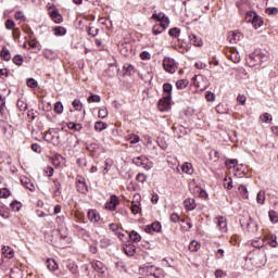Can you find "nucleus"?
<instances>
[{
  "label": "nucleus",
  "mask_w": 278,
  "mask_h": 278,
  "mask_svg": "<svg viewBox=\"0 0 278 278\" xmlns=\"http://www.w3.org/2000/svg\"><path fill=\"white\" fill-rule=\"evenodd\" d=\"M23 62H25V59L21 54H16L13 58V64H15L16 66H23Z\"/></svg>",
  "instance_id": "37"
},
{
  "label": "nucleus",
  "mask_w": 278,
  "mask_h": 278,
  "mask_svg": "<svg viewBox=\"0 0 278 278\" xmlns=\"http://www.w3.org/2000/svg\"><path fill=\"white\" fill-rule=\"evenodd\" d=\"M228 40H229L230 45H236L240 41V35L231 31L228 34Z\"/></svg>",
  "instance_id": "20"
},
{
  "label": "nucleus",
  "mask_w": 278,
  "mask_h": 278,
  "mask_svg": "<svg viewBox=\"0 0 278 278\" xmlns=\"http://www.w3.org/2000/svg\"><path fill=\"white\" fill-rule=\"evenodd\" d=\"M151 58V53L149 51H142L140 53V59L141 60H149Z\"/></svg>",
  "instance_id": "64"
},
{
  "label": "nucleus",
  "mask_w": 278,
  "mask_h": 278,
  "mask_svg": "<svg viewBox=\"0 0 278 278\" xmlns=\"http://www.w3.org/2000/svg\"><path fill=\"white\" fill-rule=\"evenodd\" d=\"M205 99L208 102L215 101L216 94H214V92H212V91H207L205 94Z\"/></svg>",
  "instance_id": "60"
},
{
  "label": "nucleus",
  "mask_w": 278,
  "mask_h": 278,
  "mask_svg": "<svg viewBox=\"0 0 278 278\" xmlns=\"http://www.w3.org/2000/svg\"><path fill=\"white\" fill-rule=\"evenodd\" d=\"M52 165L55 168H60V166H62V164H64V162H66V159L64 156H62L61 154H55L54 156H52Z\"/></svg>",
  "instance_id": "8"
},
{
  "label": "nucleus",
  "mask_w": 278,
  "mask_h": 278,
  "mask_svg": "<svg viewBox=\"0 0 278 278\" xmlns=\"http://www.w3.org/2000/svg\"><path fill=\"white\" fill-rule=\"evenodd\" d=\"M267 244H269V247H271L273 249H277V235H271L267 241Z\"/></svg>",
  "instance_id": "36"
},
{
  "label": "nucleus",
  "mask_w": 278,
  "mask_h": 278,
  "mask_svg": "<svg viewBox=\"0 0 278 278\" xmlns=\"http://www.w3.org/2000/svg\"><path fill=\"white\" fill-rule=\"evenodd\" d=\"M242 199H249V190L247 189V186L240 185L238 188Z\"/></svg>",
  "instance_id": "33"
},
{
  "label": "nucleus",
  "mask_w": 278,
  "mask_h": 278,
  "mask_svg": "<svg viewBox=\"0 0 278 278\" xmlns=\"http://www.w3.org/2000/svg\"><path fill=\"white\" fill-rule=\"evenodd\" d=\"M47 268L49 270H58V263L53 258H48L47 261Z\"/></svg>",
  "instance_id": "31"
},
{
  "label": "nucleus",
  "mask_w": 278,
  "mask_h": 278,
  "mask_svg": "<svg viewBox=\"0 0 278 278\" xmlns=\"http://www.w3.org/2000/svg\"><path fill=\"white\" fill-rule=\"evenodd\" d=\"M262 123H270L273 121V115L270 113H264L261 115Z\"/></svg>",
  "instance_id": "48"
},
{
  "label": "nucleus",
  "mask_w": 278,
  "mask_h": 278,
  "mask_svg": "<svg viewBox=\"0 0 278 278\" xmlns=\"http://www.w3.org/2000/svg\"><path fill=\"white\" fill-rule=\"evenodd\" d=\"M54 112L56 114H62V112H64V105L62 104V102L54 103Z\"/></svg>",
  "instance_id": "49"
},
{
  "label": "nucleus",
  "mask_w": 278,
  "mask_h": 278,
  "mask_svg": "<svg viewBox=\"0 0 278 278\" xmlns=\"http://www.w3.org/2000/svg\"><path fill=\"white\" fill-rule=\"evenodd\" d=\"M142 273H144V275L147 277H153V278H164L165 274H164V269H162L161 267H157L155 265H144L141 268Z\"/></svg>",
  "instance_id": "1"
},
{
  "label": "nucleus",
  "mask_w": 278,
  "mask_h": 278,
  "mask_svg": "<svg viewBox=\"0 0 278 278\" xmlns=\"http://www.w3.org/2000/svg\"><path fill=\"white\" fill-rule=\"evenodd\" d=\"M189 40L194 47H203V40L197 35H190Z\"/></svg>",
  "instance_id": "14"
},
{
  "label": "nucleus",
  "mask_w": 278,
  "mask_h": 278,
  "mask_svg": "<svg viewBox=\"0 0 278 278\" xmlns=\"http://www.w3.org/2000/svg\"><path fill=\"white\" fill-rule=\"evenodd\" d=\"M2 253L4 257H8L9 260H12V257H14V250H12V248L10 247H3Z\"/></svg>",
  "instance_id": "23"
},
{
  "label": "nucleus",
  "mask_w": 278,
  "mask_h": 278,
  "mask_svg": "<svg viewBox=\"0 0 278 278\" xmlns=\"http://www.w3.org/2000/svg\"><path fill=\"white\" fill-rule=\"evenodd\" d=\"M74 110H76L77 112H81L84 104H81L80 100L75 99L72 103Z\"/></svg>",
  "instance_id": "44"
},
{
  "label": "nucleus",
  "mask_w": 278,
  "mask_h": 278,
  "mask_svg": "<svg viewBox=\"0 0 278 278\" xmlns=\"http://www.w3.org/2000/svg\"><path fill=\"white\" fill-rule=\"evenodd\" d=\"M50 16H51L52 21L54 23H56L58 25H60V23H62V21H64V18L62 17V14H60V11H58V10L52 11Z\"/></svg>",
  "instance_id": "13"
},
{
  "label": "nucleus",
  "mask_w": 278,
  "mask_h": 278,
  "mask_svg": "<svg viewBox=\"0 0 278 278\" xmlns=\"http://www.w3.org/2000/svg\"><path fill=\"white\" fill-rule=\"evenodd\" d=\"M129 238H130L131 242H140V240H142V237L136 230H131L129 232Z\"/></svg>",
  "instance_id": "24"
},
{
  "label": "nucleus",
  "mask_w": 278,
  "mask_h": 278,
  "mask_svg": "<svg viewBox=\"0 0 278 278\" xmlns=\"http://www.w3.org/2000/svg\"><path fill=\"white\" fill-rule=\"evenodd\" d=\"M87 216L90 223H99V220H101V216L99 215V213H97L96 210L88 211Z\"/></svg>",
  "instance_id": "10"
},
{
  "label": "nucleus",
  "mask_w": 278,
  "mask_h": 278,
  "mask_svg": "<svg viewBox=\"0 0 278 278\" xmlns=\"http://www.w3.org/2000/svg\"><path fill=\"white\" fill-rule=\"evenodd\" d=\"M0 58H2L4 62H10V60H12V54L10 53V49H8L7 47H3L0 53Z\"/></svg>",
  "instance_id": "15"
},
{
  "label": "nucleus",
  "mask_w": 278,
  "mask_h": 278,
  "mask_svg": "<svg viewBox=\"0 0 278 278\" xmlns=\"http://www.w3.org/2000/svg\"><path fill=\"white\" fill-rule=\"evenodd\" d=\"M4 26L5 29H13V27L16 26V23H14L13 20H7Z\"/></svg>",
  "instance_id": "61"
},
{
  "label": "nucleus",
  "mask_w": 278,
  "mask_h": 278,
  "mask_svg": "<svg viewBox=\"0 0 278 278\" xmlns=\"http://www.w3.org/2000/svg\"><path fill=\"white\" fill-rule=\"evenodd\" d=\"M26 85L28 88H38V81L34 78H28Z\"/></svg>",
  "instance_id": "51"
},
{
  "label": "nucleus",
  "mask_w": 278,
  "mask_h": 278,
  "mask_svg": "<svg viewBox=\"0 0 278 278\" xmlns=\"http://www.w3.org/2000/svg\"><path fill=\"white\" fill-rule=\"evenodd\" d=\"M10 197V190L8 188H2L0 190V199H8Z\"/></svg>",
  "instance_id": "58"
},
{
  "label": "nucleus",
  "mask_w": 278,
  "mask_h": 278,
  "mask_svg": "<svg viewBox=\"0 0 278 278\" xmlns=\"http://www.w3.org/2000/svg\"><path fill=\"white\" fill-rule=\"evenodd\" d=\"M268 216H269V219H270V223H278V215H277V212L275 211H269L268 212Z\"/></svg>",
  "instance_id": "50"
},
{
  "label": "nucleus",
  "mask_w": 278,
  "mask_h": 278,
  "mask_svg": "<svg viewBox=\"0 0 278 278\" xmlns=\"http://www.w3.org/2000/svg\"><path fill=\"white\" fill-rule=\"evenodd\" d=\"M112 244V240L108 239V238H102L100 240V247L101 249H108V247H111Z\"/></svg>",
  "instance_id": "43"
},
{
  "label": "nucleus",
  "mask_w": 278,
  "mask_h": 278,
  "mask_svg": "<svg viewBox=\"0 0 278 278\" xmlns=\"http://www.w3.org/2000/svg\"><path fill=\"white\" fill-rule=\"evenodd\" d=\"M77 192L80 194H88V184H86V178H78L76 180Z\"/></svg>",
  "instance_id": "6"
},
{
  "label": "nucleus",
  "mask_w": 278,
  "mask_h": 278,
  "mask_svg": "<svg viewBox=\"0 0 278 278\" xmlns=\"http://www.w3.org/2000/svg\"><path fill=\"white\" fill-rule=\"evenodd\" d=\"M21 182L25 186V188H27V190H29L30 192H34V190H36V187L34 186V182H31L29 180V178L24 177L21 179Z\"/></svg>",
  "instance_id": "16"
},
{
  "label": "nucleus",
  "mask_w": 278,
  "mask_h": 278,
  "mask_svg": "<svg viewBox=\"0 0 278 278\" xmlns=\"http://www.w3.org/2000/svg\"><path fill=\"white\" fill-rule=\"evenodd\" d=\"M199 249H201V244L197 241H191L189 244V251H191V253H197V251H199Z\"/></svg>",
  "instance_id": "35"
},
{
  "label": "nucleus",
  "mask_w": 278,
  "mask_h": 278,
  "mask_svg": "<svg viewBox=\"0 0 278 278\" xmlns=\"http://www.w3.org/2000/svg\"><path fill=\"white\" fill-rule=\"evenodd\" d=\"M156 25L166 29L170 25V18H168L166 15H163V18L160 22H156Z\"/></svg>",
  "instance_id": "22"
},
{
  "label": "nucleus",
  "mask_w": 278,
  "mask_h": 278,
  "mask_svg": "<svg viewBox=\"0 0 278 278\" xmlns=\"http://www.w3.org/2000/svg\"><path fill=\"white\" fill-rule=\"evenodd\" d=\"M265 13L268 14V16H277L278 14V9L277 8H267L265 10Z\"/></svg>",
  "instance_id": "53"
},
{
  "label": "nucleus",
  "mask_w": 278,
  "mask_h": 278,
  "mask_svg": "<svg viewBox=\"0 0 278 278\" xmlns=\"http://www.w3.org/2000/svg\"><path fill=\"white\" fill-rule=\"evenodd\" d=\"M92 268L96 270V273H100L101 275L105 273V265L100 261H94L92 263Z\"/></svg>",
  "instance_id": "12"
},
{
  "label": "nucleus",
  "mask_w": 278,
  "mask_h": 278,
  "mask_svg": "<svg viewBox=\"0 0 278 278\" xmlns=\"http://www.w3.org/2000/svg\"><path fill=\"white\" fill-rule=\"evenodd\" d=\"M96 131H103L104 129H108V123L98 121L94 124Z\"/></svg>",
  "instance_id": "29"
},
{
  "label": "nucleus",
  "mask_w": 278,
  "mask_h": 278,
  "mask_svg": "<svg viewBox=\"0 0 278 278\" xmlns=\"http://www.w3.org/2000/svg\"><path fill=\"white\" fill-rule=\"evenodd\" d=\"M188 87V79H180L176 83V88L178 90H184V88Z\"/></svg>",
  "instance_id": "40"
},
{
  "label": "nucleus",
  "mask_w": 278,
  "mask_h": 278,
  "mask_svg": "<svg viewBox=\"0 0 278 278\" xmlns=\"http://www.w3.org/2000/svg\"><path fill=\"white\" fill-rule=\"evenodd\" d=\"M254 18H257V12L255 11H248L245 14V22L253 23Z\"/></svg>",
  "instance_id": "25"
},
{
  "label": "nucleus",
  "mask_w": 278,
  "mask_h": 278,
  "mask_svg": "<svg viewBox=\"0 0 278 278\" xmlns=\"http://www.w3.org/2000/svg\"><path fill=\"white\" fill-rule=\"evenodd\" d=\"M87 34L88 36H91L92 38H94V36H97L99 34V28H96V27H89L87 29Z\"/></svg>",
  "instance_id": "52"
},
{
  "label": "nucleus",
  "mask_w": 278,
  "mask_h": 278,
  "mask_svg": "<svg viewBox=\"0 0 278 278\" xmlns=\"http://www.w3.org/2000/svg\"><path fill=\"white\" fill-rule=\"evenodd\" d=\"M163 68L166 73H175L177 71V63L173 58H165L163 60Z\"/></svg>",
  "instance_id": "3"
},
{
  "label": "nucleus",
  "mask_w": 278,
  "mask_h": 278,
  "mask_svg": "<svg viewBox=\"0 0 278 278\" xmlns=\"http://www.w3.org/2000/svg\"><path fill=\"white\" fill-rule=\"evenodd\" d=\"M252 25H253L254 29H260V27H262L264 25V20H262V16L256 15V18H254V21H252Z\"/></svg>",
  "instance_id": "26"
},
{
  "label": "nucleus",
  "mask_w": 278,
  "mask_h": 278,
  "mask_svg": "<svg viewBox=\"0 0 278 278\" xmlns=\"http://www.w3.org/2000/svg\"><path fill=\"white\" fill-rule=\"evenodd\" d=\"M226 166H229V168H236L238 166V160L236 159H228L225 162Z\"/></svg>",
  "instance_id": "47"
},
{
  "label": "nucleus",
  "mask_w": 278,
  "mask_h": 278,
  "mask_svg": "<svg viewBox=\"0 0 278 278\" xmlns=\"http://www.w3.org/2000/svg\"><path fill=\"white\" fill-rule=\"evenodd\" d=\"M88 103H101V96L99 94L89 96Z\"/></svg>",
  "instance_id": "45"
},
{
  "label": "nucleus",
  "mask_w": 278,
  "mask_h": 278,
  "mask_svg": "<svg viewBox=\"0 0 278 278\" xmlns=\"http://www.w3.org/2000/svg\"><path fill=\"white\" fill-rule=\"evenodd\" d=\"M10 207L12 210V212H20L21 211V207H23V204L18 201H13L11 204H10Z\"/></svg>",
  "instance_id": "38"
},
{
  "label": "nucleus",
  "mask_w": 278,
  "mask_h": 278,
  "mask_svg": "<svg viewBox=\"0 0 278 278\" xmlns=\"http://www.w3.org/2000/svg\"><path fill=\"white\" fill-rule=\"evenodd\" d=\"M182 173H186L187 175H192L194 173V168L192 167L191 163H185L181 166Z\"/></svg>",
  "instance_id": "21"
},
{
  "label": "nucleus",
  "mask_w": 278,
  "mask_h": 278,
  "mask_svg": "<svg viewBox=\"0 0 278 278\" xmlns=\"http://www.w3.org/2000/svg\"><path fill=\"white\" fill-rule=\"evenodd\" d=\"M160 231H162V224L160 222L146 226V233H160Z\"/></svg>",
  "instance_id": "7"
},
{
  "label": "nucleus",
  "mask_w": 278,
  "mask_h": 278,
  "mask_svg": "<svg viewBox=\"0 0 278 278\" xmlns=\"http://www.w3.org/2000/svg\"><path fill=\"white\" fill-rule=\"evenodd\" d=\"M210 157H211V160H213V162H216L217 160L220 159V153L218 151L214 150L210 153Z\"/></svg>",
  "instance_id": "56"
},
{
  "label": "nucleus",
  "mask_w": 278,
  "mask_h": 278,
  "mask_svg": "<svg viewBox=\"0 0 278 278\" xmlns=\"http://www.w3.org/2000/svg\"><path fill=\"white\" fill-rule=\"evenodd\" d=\"M76 164H77L78 166H80V168H84V166H87V165H88V163L86 162V159H85V157L77 159V160H76Z\"/></svg>",
  "instance_id": "63"
},
{
  "label": "nucleus",
  "mask_w": 278,
  "mask_h": 278,
  "mask_svg": "<svg viewBox=\"0 0 278 278\" xmlns=\"http://www.w3.org/2000/svg\"><path fill=\"white\" fill-rule=\"evenodd\" d=\"M117 205H121V201L116 194L111 195L110 201L105 203V208L110 212L116 211Z\"/></svg>",
  "instance_id": "5"
},
{
  "label": "nucleus",
  "mask_w": 278,
  "mask_h": 278,
  "mask_svg": "<svg viewBox=\"0 0 278 278\" xmlns=\"http://www.w3.org/2000/svg\"><path fill=\"white\" fill-rule=\"evenodd\" d=\"M17 108H18V110H21V112H25V110H27V102H25V100H23V98L18 99Z\"/></svg>",
  "instance_id": "42"
},
{
  "label": "nucleus",
  "mask_w": 278,
  "mask_h": 278,
  "mask_svg": "<svg viewBox=\"0 0 278 278\" xmlns=\"http://www.w3.org/2000/svg\"><path fill=\"white\" fill-rule=\"evenodd\" d=\"M164 16H166V14H164L163 12L153 13L151 18H152V21H156V23H160L164 18Z\"/></svg>",
  "instance_id": "46"
},
{
  "label": "nucleus",
  "mask_w": 278,
  "mask_h": 278,
  "mask_svg": "<svg viewBox=\"0 0 278 278\" xmlns=\"http://www.w3.org/2000/svg\"><path fill=\"white\" fill-rule=\"evenodd\" d=\"M184 205L187 212H192V210H197V203H194V199L192 198L185 200Z\"/></svg>",
  "instance_id": "11"
},
{
  "label": "nucleus",
  "mask_w": 278,
  "mask_h": 278,
  "mask_svg": "<svg viewBox=\"0 0 278 278\" xmlns=\"http://www.w3.org/2000/svg\"><path fill=\"white\" fill-rule=\"evenodd\" d=\"M168 34L172 38H179V35L181 34V29L174 27L168 30Z\"/></svg>",
  "instance_id": "39"
},
{
  "label": "nucleus",
  "mask_w": 278,
  "mask_h": 278,
  "mask_svg": "<svg viewBox=\"0 0 278 278\" xmlns=\"http://www.w3.org/2000/svg\"><path fill=\"white\" fill-rule=\"evenodd\" d=\"M130 210L132 212V214H140L141 210L140 208V202H138V204H131Z\"/></svg>",
  "instance_id": "55"
},
{
  "label": "nucleus",
  "mask_w": 278,
  "mask_h": 278,
  "mask_svg": "<svg viewBox=\"0 0 278 278\" xmlns=\"http://www.w3.org/2000/svg\"><path fill=\"white\" fill-rule=\"evenodd\" d=\"M241 227H245L249 233H257V222L253 220L251 216L240 219Z\"/></svg>",
  "instance_id": "2"
},
{
  "label": "nucleus",
  "mask_w": 278,
  "mask_h": 278,
  "mask_svg": "<svg viewBox=\"0 0 278 278\" xmlns=\"http://www.w3.org/2000/svg\"><path fill=\"white\" fill-rule=\"evenodd\" d=\"M14 18H15V21H23V22L26 21V17H25V14L23 13V11L15 12Z\"/></svg>",
  "instance_id": "54"
},
{
  "label": "nucleus",
  "mask_w": 278,
  "mask_h": 278,
  "mask_svg": "<svg viewBox=\"0 0 278 278\" xmlns=\"http://www.w3.org/2000/svg\"><path fill=\"white\" fill-rule=\"evenodd\" d=\"M255 60L264 64V62H268V55L263 52H258L255 54Z\"/></svg>",
  "instance_id": "30"
},
{
  "label": "nucleus",
  "mask_w": 278,
  "mask_h": 278,
  "mask_svg": "<svg viewBox=\"0 0 278 278\" xmlns=\"http://www.w3.org/2000/svg\"><path fill=\"white\" fill-rule=\"evenodd\" d=\"M217 227L222 233H225L227 231V218L219 216L217 218Z\"/></svg>",
  "instance_id": "9"
},
{
  "label": "nucleus",
  "mask_w": 278,
  "mask_h": 278,
  "mask_svg": "<svg viewBox=\"0 0 278 278\" xmlns=\"http://www.w3.org/2000/svg\"><path fill=\"white\" fill-rule=\"evenodd\" d=\"M163 31H166V28H163L162 26H159L157 23H155L152 27V34L154 36H160V34H163Z\"/></svg>",
  "instance_id": "27"
},
{
  "label": "nucleus",
  "mask_w": 278,
  "mask_h": 278,
  "mask_svg": "<svg viewBox=\"0 0 278 278\" xmlns=\"http://www.w3.org/2000/svg\"><path fill=\"white\" fill-rule=\"evenodd\" d=\"M170 96H164L163 99L159 101L160 112H168L170 110Z\"/></svg>",
  "instance_id": "4"
},
{
  "label": "nucleus",
  "mask_w": 278,
  "mask_h": 278,
  "mask_svg": "<svg viewBox=\"0 0 278 278\" xmlns=\"http://www.w3.org/2000/svg\"><path fill=\"white\" fill-rule=\"evenodd\" d=\"M124 253L125 255H127L128 257H134V255H136V245H126L124 248Z\"/></svg>",
  "instance_id": "18"
},
{
  "label": "nucleus",
  "mask_w": 278,
  "mask_h": 278,
  "mask_svg": "<svg viewBox=\"0 0 278 278\" xmlns=\"http://www.w3.org/2000/svg\"><path fill=\"white\" fill-rule=\"evenodd\" d=\"M54 36H66V28L63 26H56L53 29Z\"/></svg>",
  "instance_id": "32"
},
{
  "label": "nucleus",
  "mask_w": 278,
  "mask_h": 278,
  "mask_svg": "<svg viewBox=\"0 0 278 278\" xmlns=\"http://www.w3.org/2000/svg\"><path fill=\"white\" fill-rule=\"evenodd\" d=\"M132 163H135L136 166H144V160H142V156L132 159Z\"/></svg>",
  "instance_id": "57"
},
{
  "label": "nucleus",
  "mask_w": 278,
  "mask_h": 278,
  "mask_svg": "<svg viewBox=\"0 0 278 278\" xmlns=\"http://www.w3.org/2000/svg\"><path fill=\"white\" fill-rule=\"evenodd\" d=\"M163 92L166 94V97H169V99H173V85L169 83H165L163 85Z\"/></svg>",
  "instance_id": "19"
},
{
  "label": "nucleus",
  "mask_w": 278,
  "mask_h": 278,
  "mask_svg": "<svg viewBox=\"0 0 278 278\" xmlns=\"http://www.w3.org/2000/svg\"><path fill=\"white\" fill-rule=\"evenodd\" d=\"M68 270L72 273V275H77V265L75 263H70L67 265Z\"/></svg>",
  "instance_id": "59"
},
{
  "label": "nucleus",
  "mask_w": 278,
  "mask_h": 278,
  "mask_svg": "<svg viewBox=\"0 0 278 278\" xmlns=\"http://www.w3.org/2000/svg\"><path fill=\"white\" fill-rule=\"evenodd\" d=\"M29 46L31 47L30 53H38L40 51V43L38 41H33Z\"/></svg>",
  "instance_id": "41"
},
{
  "label": "nucleus",
  "mask_w": 278,
  "mask_h": 278,
  "mask_svg": "<svg viewBox=\"0 0 278 278\" xmlns=\"http://www.w3.org/2000/svg\"><path fill=\"white\" fill-rule=\"evenodd\" d=\"M123 68L125 71V75H128L129 77L136 74V67L129 63L124 64Z\"/></svg>",
  "instance_id": "17"
},
{
  "label": "nucleus",
  "mask_w": 278,
  "mask_h": 278,
  "mask_svg": "<svg viewBox=\"0 0 278 278\" xmlns=\"http://www.w3.org/2000/svg\"><path fill=\"white\" fill-rule=\"evenodd\" d=\"M99 118H108V109H100L98 112Z\"/></svg>",
  "instance_id": "62"
},
{
  "label": "nucleus",
  "mask_w": 278,
  "mask_h": 278,
  "mask_svg": "<svg viewBox=\"0 0 278 278\" xmlns=\"http://www.w3.org/2000/svg\"><path fill=\"white\" fill-rule=\"evenodd\" d=\"M266 201V192L265 191H258L256 195V203L260 205H264V202Z\"/></svg>",
  "instance_id": "28"
},
{
  "label": "nucleus",
  "mask_w": 278,
  "mask_h": 278,
  "mask_svg": "<svg viewBox=\"0 0 278 278\" xmlns=\"http://www.w3.org/2000/svg\"><path fill=\"white\" fill-rule=\"evenodd\" d=\"M67 127H68V129H73L74 131H81V129H83L81 124H79V123H73V122H70V123L67 124Z\"/></svg>",
  "instance_id": "34"
}]
</instances>
